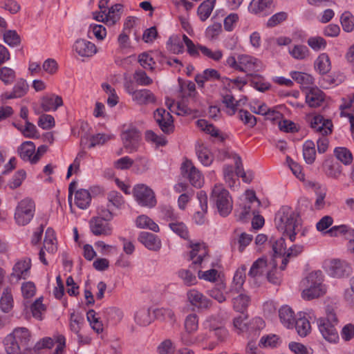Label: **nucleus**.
Here are the masks:
<instances>
[{
  "instance_id": "6ab92c4d",
  "label": "nucleus",
  "mask_w": 354,
  "mask_h": 354,
  "mask_svg": "<svg viewBox=\"0 0 354 354\" xmlns=\"http://www.w3.org/2000/svg\"><path fill=\"white\" fill-rule=\"evenodd\" d=\"M245 271V266H242L236 270L234 275L233 281L228 290L229 293L234 295L235 293H239L242 291L243 286L246 277Z\"/></svg>"
},
{
  "instance_id": "f257e3e1",
  "label": "nucleus",
  "mask_w": 354,
  "mask_h": 354,
  "mask_svg": "<svg viewBox=\"0 0 354 354\" xmlns=\"http://www.w3.org/2000/svg\"><path fill=\"white\" fill-rule=\"evenodd\" d=\"M274 224L282 236L288 237L292 242L295 241L296 235L300 231L301 226L299 214L287 205L282 206L277 212Z\"/></svg>"
},
{
  "instance_id": "393cba45",
  "label": "nucleus",
  "mask_w": 354,
  "mask_h": 354,
  "mask_svg": "<svg viewBox=\"0 0 354 354\" xmlns=\"http://www.w3.org/2000/svg\"><path fill=\"white\" fill-rule=\"evenodd\" d=\"M35 153V145L31 141L24 142L17 149V153L24 161H29L32 164L33 156Z\"/></svg>"
},
{
  "instance_id": "49530a36",
  "label": "nucleus",
  "mask_w": 354,
  "mask_h": 354,
  "mask_svg": "<svg viewBox=\"0 0 354 354\" xmlns=\"http://www.w3.org/2000/svg\"><path fill=\"white\" fill-rule=\"evenodd\" d=\"M13 306V299L10 289L6 288L0 299V307L3 312L8 313Z\"/></svg>"
},
{
  "instance_id": "1a4fd4ad",
  "label": "nucleus",
  "mask_w": 354,
  "mask_h": 354,
  "mask_svg": "<svg viewBox=\"0 0 354 354\" xmlns=\"http://www.w3.org/2000/svg\"><path fill=\"white\" fill-rule=\"evenodd\" d=\"M186 295L190 305L199 310H207L212 305V301L196 289H190Z\"/></svg>"
},
{
  "instance_id": "ea45409f",
  "label": "nucleus",
  "mask_w": 354,
  "mask_h": 354,
  "mask_svg": "<svg viewBox=\"0 0 354 354\" xmlns=\"http://www.w3.org/2000/svg\"><path fill=\"white\" fill-rule=\"evenodd\" d=\"M154 316L157 319L167 322L174 324L176 322L175 315L172 310L169 308H157L153 311Z\"/></svg>"
},
{
  "instance_id": "20e7f679",
  "label": "nucleus",
  "mask_w": 354,
  "mask_h": 354,
  "mask_svg": "<svg viewBox=\"0 0 354 354\" xmlns=\"http://www.w3.org/2000/svg\"><path fill=\"white\" fill-rule=\"evenodd\" d=\"M310 127L322 137L317 141V151L319 153H325L328 147V140L324 136L332 133L333 124L331 120L324 119L321 115L314 116L310 122Z\"/></svg>"
},
{
  "instance_id": "774afa93",
  "label": "nucleus",
  "mask_w": 354,
  "mask_h": 354,
  "mask_svg": "<svg viewBox=\"0 0 354 354\" xmlns=\"http://www.w3.org/2000/svg\"><path fill=\"white\" fill-rule=\"evenodd\" d=\"M286 160L293 174L300 180H304V174L302 172L301 165L293 161L289 156L286 158Z\"/></svg>"
},
{
  "instance_id": "b1692460",
  "label": "nucleus",
  "mask_w": 354,
  "mask_h": 354,
  "mask_svg": "<svg viewBox=\"0 0 354 354\" xmlns=\"http://www.w3.org/2000/svg\"><path fill=\"white\" fill-rule=\"evenodd\" d=\"M138 240L151 250L157 251L161 247L160 240L152 233L142 232L140 233Z\"/></svg>"
},
{
  "instance_id": "3c124183",
  "label": "nucleus",
  "mask_w": 354,
  "mask_h": 354,
  "mask_svg": "<svg viewBox=\"0 0 354 354\" xmlns=\"http://www.w3.org/2000/svg\"><path fill=\"white\" fill-rule=\"evenodd\" d=\"M196 153L199 160L203 165L209 166L212 164L213 156L207 147L199 146L196 150Z\"/></svg>"
},
{
  "instance_id": "bf43d9fd",
  "label": "nucleus",
  "mask_w": 354,
  "mask_h": 354,
  "mask_svg": "<svg viewBox=\"0 0 354 354\" xmlns=\"http://www.w3.org/2000/svg\"><path fill=\"white\" fill-rule=\"evenodd\" d=\"M291 77L296 82L301 84H313V77L309 74L293 71L290 73Z\"/></svg>"
},
{
  "instance_id": "473e14b6",
  "label": "nucleus",
  "mask_w": 354,
  "mask_h": 354,
  "mask_svg": "<svg viewBox=\"0 0 354 354\" xmlns=\"http://www.w3.org/2000/svg\"><path fill=\"white\" fill-rule=\"evenodd\" d=\"M315 68L322 75L328 73L331 68L328 55L326 53L320 54L315 60Z\"/></svg>"
},
{
  "instance_id": "a878e982",
  "label": "nucleus",
  "mask_w": 354,
  "mask_h": 354,
  "mask_svg": "<svg viewBox=\"0 0 354 354\" xmlns=\"http://www.w3.org/2000/svg\"><path fill=\"white\" fill-rule=\"evenodd\" d=\"M28 90V85L26 80L19 79L14 86L12 91L3 93V97L7 100L21 97L26 94Z\"/></svg>"
},
{
  "instance_id": "ddd939ff",
  "label": "nucleus",
  "mask_w": 354,
  "mask_h": 354,
  "mask_svg": "<svg viewBox=\"0 0 354 354\" xmlns=\"http://www.w3.org/2000/svg\"><path fill=\"white\" fill-rule=\"evenodd\" d=\"M182 173L186 175L191 184L196 187L202 185V177L200 171L193 165L192 161L186 160L181 167Z\"/></svg>"
},
{
  "instance_id": "c03bdc74",
  "label": "nucleus",
  "mask_w": 354,
  "mask_h": 354,
  "mask_svg": "<svg viewBox=\"0 0 354 354\" xmlns=\"http://www.w3.org/2000/svg\"><path fill=\"white\" fill-rule=\"evenodd\" d=\"M136 223L138 227L147 228L155 232L159 231L158 225L146 215H140L138 216Z\"/></svg>"
},
{
  "instance_id": "39448f33",
  "label": "nucleus",
  "mask_w": 354,
  "mask_h": 354,
  "mask_svg": "<svg viewBox=\"0 0 354 354\" xmlns=\"http://www.w3.org/2000/svg\"><path fill=\"white\" fill-rule=\"evenodd\" d=\"M218 213L223 216H227L232 210L233 202L227 190L222 185H215L211 196Z\"/></svg>"
},
{
  "instance_id": "a18cd8bd",
  "label": "nucleus",
  "mask_w": 354,
  "mask_h": 354,
  "mask_svg": "<svg viewBox=\"0 0 354 354\" xmlns=\"http://www.w3.org/2000/svg\"><path fill=\"white\" fill-rule=\"evenodd\" d=\"M337 159L344 165H350L353 161L352 153L346 147H336L334 150Z\"/></svg>"
},
{
  "instance_id": "7c9ffc66",
  "label": "nucleus",
  "mask_w": 354,
  "mask_h": 354,
  "mask_svg": "<svg viewBox=\"0 0 354 354\" xmlns=\"http://www.w3.org/2000/svg\"><path fill=\"white\" fill-rule=\"evenodd\" d=\"M272 4V0H252L248 10L254 14H261L269 10Z\"/></svg>"
},
{
  "instance_id": "58836bf2",
  "label": "nucleus",
  "mask_w": 354,
  "mask_h": 354,
  "mask_svg": "<svg viewBox=\"0 0 354 354\" xmlns=\"http://www.w3.org/2000/svg\"><path fill=\"white\" fill-rule=\"evenodd\" d=\"M304 250L303 245H294L290 247L286 252V256L283 258L280 269L281 270H285L289 260L292 258H295L302 253Z\"/></svg>"
},
{
  "instance_id": "338daca9",
  "label": "nucleus",
  "mask_w": 354,
  "mask_h": 354,
  "mask_svg": "<svg viewBox=\"0 0 354 354\" xmlns=\"http://www.w3.org/2000/svg\"><path fill=\"white\" fill-rule=\"evenodd\" d=\"M224 288V285L219 284L217 287L209 290V295L219 303H223L226 300V297L223 292Z\"/></svg>"
},
{
  "instance_id": "2eb2a0df",
  "label": "nucleus",
  "mask_w": 354,
  "mask_h": 354,
  "mask_svg": "<svg viewBox=\"0 0 354 354\" xmlns=\"http://www.w3.org/2000/svg\"><path fill=\"white\" fill-rule=\"evenodd\" d=\"M73 49L82 57H91L97 52L94 44L84 39H77L73 45Z\"/></svg>"
},
{
  "instance_id": "4c0bfd02",
  "label": "nucleus",
  "mask_w": 354,
  "mask_h": 354,
  "mask_svg": "<svg viewBox=\"0 0 354 354\" xmlns=\"http://www.w3.org/2000/svg\"><path fill=\"white\" fill-rule=\"evenodd\" d=\"M3 343L8 354H22L25 352L10 334L5 337Z\"/></svg>"
},
{
  "instance_id": "2f4dec72",
  "label": "nucleus",
  "mask_w": 354,
  "mask_h": 354,
  "mask_svg": "<svg viewBox=\"0 0 354 354\" xmlns=\"http://www.w3.org/2000/svg\"><path fill=\"white\" fill-rule=\"evenodd\" d=\"M189 247L192 248L189 260L193 261V264H200L206 254L205 246L198 243L193 244L190 242Z\"/></svg>"
},
{
  "instance_id": "7ed1b4c3",
  "label": "nucleus",
  "mask_w": 354,
  "mask_h": 354,
  "mask_svg": "<svg viewBox=\"0 0 354 354\" xmlns=\"http://www.w3.org/2000/svg\"><path fill=\"white\" fill-rule=\"evenodd\" d=\"M322 281V273L320 270L309 273L300 282L302 297L306 300H311L322 296L326 292Z\"/></svg>"
},
{
  "instance_id": "f8f14e48",
  "label": "nucleus",
  "mask_w": 354,
  "mask_h": 354,
  "mask_svg": "<svg viewBox=\"0 0 354 354\" xmlns=\"http://www.w3.org/2000/svg\"><path fill=\"white\" fill-rule=\"evenodd\" d=\"M10 335L24 351H26L31 348L32 346L31 334L28 328L25 327L16 328Z\"/></svg>"
},
{
  "instance_id": "a211bd4d",
  "label": "nucleus",
  "mask_w": 354,
  "mask_h": 354,
  "mask_svg": "<svg viewBox=\"0 0 354 354\" xmlns=\"http://www.w3.org/2000/svg\"><path fill=\"white\" fill-rule=\"evenodd\" d=\"M30 267L31 262L30 259L19 261L15 264L10 276L17 281L21 279H26L29 276Z\"/></svg>"
},
{
  "instance_id": "0eeeda50",
  "label": "nucleus",
  "mask_w": 354,
  "mask_h": 354,
  "mask_svg": "<svg viewBox=\"0 0 354 354\" xmlns=\"http://www.w3.org/2000/svg\"><path fill=\"white\" fill-rule=\"evenodd\" d=\"M133 195L138 203L149 208L156 205V199L153 190L144 184H138L133 187Z\"/></svg>"
},
{
  "instance_id": "603ef678",
  "label": "nucleus",
  "mask_w": 354,
  "mask_h": 354,
  "mask_svg": "<svg viewBox=\"0 0 354 354\" xmlns=\"http://www.w3.org/2000/svg\"><path fill=\"white\" fill-rule=\"evenodd\" d=\"M135 321L142 326L149 325L152 321L149 309L144 308L137 311L135 315Z\"/></svg>"
},
{
  "instance_id": "5fc2aeb1",
  "label": "nucleus",
  "mask_w": 354,
  "mask_h": 354,
  "mask_svg": "<svg viewBox=\"0 0 354 354\" xmlns=\"http://www.w3.org/2000/svg\"><path fill=\"white\" fill-rule=\"evenodd\" d=\"M3 40L10 46L15 47L20 44L19 35L15 30H6L3 33Z\"/></svg>"
},
{
  "instance_id": "bb28decb",
  "label": "nucleus",
  "mask_w": 354,
  "mask_h": 354,
  "mask_svg": "<svg viewBox=\"0 0 354 354\" xmlns=\"http://www.w3.org/2000/svg\"><path fill=\"white\" fill-rule=\"evenodd\" d=\"M197 198L201 203V211H197L194 216V219L198 225H202L205 223V214L207 209V197L203 191H200L197 194Z\"/></svg>"
},
{
  "instance_id": "6e6d98bb",
  "label": "nucleus",
  "mask_w": 354,
  "mask_h": 354,
  "mask_svg": "<svg viewBox=\"0 0 354 354\" xmlns=\"http://www.w3.org/2000/svg\"><path fill=\"white\" fill-rule=\"evenodd\" d=\"M239 119L250 127H253L257 124V118L254 115H252L249 111L240 109L238 112Z\"/></svg>"
},
{
  "instance_id": "f704fd0d",
  "label": "nucleus",
  "mask_w": 354,
  "mask_h": 354,
  "mask_svg": "<svg viewBox=\"0 0 354 354\" xmlns=\"http://www.w3.org/2000/svg\"><path fill=\"white\" fill-rule=\"evenodd\" d=\"M268 266H270V264L267 263L266 259L264 258H259L253 263L248 275L253 278L261 276L266 272Z\"/></svg>"
},
{
  "instance_id": "0e129e2a",
  "label": "nucleus",
  "mask_w": 354,
  "mask_h": 354,
  "mask_svg": "<svg viewBox=\"0 0 354 354\" xmlns=\"http://www.w3.org/2000/svg\"><path fill=\"white\" fill-rule=\"evenodd\" d=\"M46 310L45 306L41 302V298H39L35 301L31 305V311L32 316L38 319H41L42 313Z\"/></svg>"
},
{
  "instance_id": "37998d69",
  "label": "nucleus",
  "mask_w": 354,
  "mask_h": 354,
  "mask_svg": "<svg viewBox=\"0 0 354 354\" xmlns=\"http://www.w3.org/2000/svg\"><path fill=\"white\" fill-rule=\"evenodd\" d=\"M294 326L299 335L306 337L311 330V326L308 319L305 317H299L295 322Z\"/></svg>"
},
{
  "instance_id": "13d9d810",
  "label": "nucleus",
  "mask_w": 354,
  "mask_h": 354,
  "mask_svg": "<svg viewBox=\"0 0 354 354\" xmlns=\"http://www.w3.org/2000/svg\"><path fill=\"white\" fill-rule=\"evenodd\" d=\"M198 318L196 314H189L185 320V328L187 332L191 333L198 329Z\"/></svg>"
},
{
  "instance_id": "9d476101",
  "label": "nucleus",
  "mask_w": 354,
  "mask_h": 354,
  "mask_svg": "<svg viewBox=\"0 0 354 354\" xmlns=\"http://www.w3.org/2000/svg\"><path fill=\"white\" fill-rule=\"evenodd\" d=\"M239 61V71L249 73L259 71L263 68L260 60L248 55H241L238 57Z\"/></svg>"
},
{
  "instance_id": "8fccbe9b",
  "label": "nucleus",
  "mask_w": 354,
  "mask_h": 354,
  "mask_svg": "<svg viewBox=\"0 0 354 354\" xmlns=\"http://www.w3.org/2000/svg\"><path fill=\"white\" fill-rule=\"evenodd\" d=\"M16 77L15 71L9 67L0 66V80L6 85L14 82Z\"/></svg>"
},
{
  "instance_id": "e2e57ef3",
  "label": "nucleus",
  "mask_w": 354,
  "mask_h": 354,
  "mask_svg": "<svg viewBox=\"0 0 354 354\" xmlns=\"http://www.w3.org/2000/svg\"><path fill=\"white\" fill-rule=\"evenodd\" d=\"M169 225L171 230L180 237L185 239L188 238V231L187 227L183 223H170Z\"/></svg>"
},
{
  "instance_id": "f03ea898",
  "label": "nucleus",
  "mask_w": 354,
  "mask_h": 354,
  "mask_svg": "<svg viewBox=\"0 0 354 354\" xmlns=\"http://www.w3.org/2000/svg\"><path fill=\"white\" fill-rule=\"evenodd\" d=\"M339 320L333 308L327 306L326 316L317 320L319 331L329 342H337L339 339L337 326Z\"/></svg>"
},
{
  "instance_id": "c756f323",
  "label": "nucleus",
  "mask_w": 354,
  "mask_h": 354,
  "mask_svg": "<svg viewBox=\"0 0 354 354\" xmlns=\"http://www.w3.org/2000/svg\"><path fill=\"white\" fill-rule=\"evenodd\" d=\"M91 201L90 192L84 189H80L75 192V203L80 209H86Z\"/></svg>"
},
{
  "instance_id": "4468645a",
  "label": "nucleus",
  "mask_w": 354,
  "mask_h": 354,
  "mask_svg": "<svg viewBox=\"0 0 354 354\" xmlns=\"http://www.w3.org/2000/svg\"><path fill=\"white\" fill-rule=\"evenodd\" d=\"M324 174L329 178L338 180L342 174V165L333 158H327L322 165Z\"/></svg>"
},
{
  "instance_id": "c85d7f7f",
  "label": "nucleus",
  "mask_w": 354,
  "mask_h": 354,
  "mask_svg": "<svg viewBox=\"0 0 354 354\" xmlns=\"http://www.w3.org/2000/svg\"><path fill=\"white\" fill-rule=\"evenodd\" d=\"M239 295L233 297L232 305L233 308L242 314L247 310L250 303V297L247 294L242 293L241 292L238 293Z\"/></svg>"
},
{
  "instance_id": "f3484780",
  "label": "nucleus",
  "mask_w": 354,
  "mask_h": 354,
  "mask_svg": "<svg viewBox=\"0 0 354 354\" xmlns=\"http://www.w3.org/2000/svg\"><path fill=\"white\" fill-rule=\"evenodd\" d=\"M91 230L95 236H108L111 234L112 228L108 221L102 218H93L90 221Z\"/></svg>"
},
{
  "instance_id": "dca6fc26",
  "label": "nucleus",
  "mask_w": 354,
  "mask_h": 354,
  "mask_svg": "<svg viewBox=\"0 0 354 354\" xmlns=\"http://www.w3.org/2000/svg\"><path fill=\"white\" fill-rule=\"evenodd\" d=\"M351 267L348 263L339 259H333L329 266L330 274L335 277H344L351 274Z\"/></svg>"
},
{
  "instance_id": "680f3d73",
  "label": "nucleus",
  "mask_w": 354,
  "mask_h": 354,
  "mask_svg": "<svg viewBox=\"0 0 354 354\" xmlns=\"http://www.w3.org/2000/svg\"><path fill=\"white\" fill-rule=\"evenodd\" d=\"M136 82L141 86H148L152 84L153 80L142 70L136 71L133 75Z\"/></svg>"
},
{
  "instance_id": "cd10ccee",
  "label": "nucleus",
  "mask_w": 354,
  "mask_h": 354,
  "mask_svg": "<svg viewBox=\"0 0 354 354\" xmlns=\"http://www.w3.org/2000/svg\"><path fill=\"white\" fill-rule=\"evenodd\" d=\"M279 316L281 323L287 328H292L295 324V313L288 306H282L279 310Z\"/></svg>"
},
{
  "instance_id": "5701e85b",
  "label": "nucleus",
  "mask_w": 354,
  "mask_h": 354,
  "mask_svg": "<svg viewBox=\"0 0 354 354\" xmlns=\"http://www.w3.org/2000/svg\"><path fill=\"white\" fill-rule=\"evenodd\" d=\"M63 105L61 96L50 94L44 96L41 100V107L44 111H56L58 107Z\"/></svg>"
},
{
  "instance_id": "09e8293b",
  "label": "nucleus",
  "mask_w": 354,
  "mask_h": 354,
  "mask_svg": "<svg viewBox=\"0 0 354 354\" xmlns=\"http://www.w3.org/2000/svg\"><path fill=\"white\" fill-rule=\"evenodd\" d=\"M178 276L187 286H194L198 282L195 274L187 269L180 270L178 272Z\"/></svg>"
},
{
  "instance_id": "a19ab883",
  "label": "nucleus",
  "mask_w": 354,
  "mask_h": 354,
  "mask_svg": "<svg viewBox=\"0 0 354 354\" xmlns=\"http://www.w3.org/2000/svg\"><path fill=\"white\" fill-rule=\"evenodd\" d=\"M107 204H109L112 209H121L125 203L123 196L117 191L109 192L107 194Z\"/></svg>"
},
{
  "instance_id": "9b49d317",
  "label": "nucleus",
  "mask_w": 354,
  "mask_h": 354,
  "mask_svg": "<svg viewBox=\"0 0 354 354\" xmlns=\"http://www.w3.org/2000/svg\"><path fill=\"white\" fill-rule=\"evenodd\" d=\"M154 118L160 129L165 133L173 132V117L164 109H157L154 112Z\"/></svg>"
},
{
  "instance_id": "6e6552de",
  "label": "nucleus",
  "mask_w": 354,
  "mask_h": 354,
  "mask_svg": "<svg viewBox=\"0 0 354 354\" xmlns=\"http://www.w3.org/2000/svg\"><path fill=\"white\" fill-rule=\"evenodd\" d=\"M140 137V133L136 127H129L124 129L121 135L124 149L129 153L136 151L139 147Z\"/></svg>"
},
{
  "instance_id": "69168bd1",
  "label": "nucleus",
  "mask_w": 354,
  "mask_h": 354,
  "mask_svg": "<svg viewBox=\"0 0 354 354\" xmlns=\"http://www.w3.org/2000/svg\"><path fill=\"white\" fill-rule=\"evenodd\" d=\"M122 8L120 4H115L111 6L106 14H105L106 22L110 24H115L118 19L119 16L116 14Z\"/></svg>"
},
{
  "instance_id": "79ce46f5",
  "label": "nucleus",
  "mask_w": 354,
  "mask_h": 354,
  "mask_svg": "<svg viewBox=\"0 0 354 354\" xmlns=\"http://www.w3.org/2000/svg\"><path fill=\"white\" fill-rule=\"evenodd\" d=\"M264 326V321L260 317H255L246 324L244 333H248L249 335L257 336V332L263 328Z\"/></svg>"
},
{
  "instance_id": "de8ad7c7",
  "label": "nucleus",
  "mask_w": 354,
  "mask_h": 354,
  "mask_svg": "<svg viewBox=\"0 0 354 354\" xmlns=\"http://www.w3.org/2000/svg\"><path fill=\"white\" fill-rule=\"evenodd\" d=\"M55 238L54 231L51 228H48L46 232V237L44 241V250H46L49 253H54L57 250V245L55 243Z\"/></svg>"
},
{
  "instance_id": "864d4df0",
  "label": "nucleus",
  "mask_w": 354,
  "mask_h": 354,
  "mask_svg": "<svg viewBox=\"0 0 354 354\" xmlns=\"http://www.w3.org/2000/svg\"><path fill=\"white\" fill-rule=\"evenodd\" d=\"M289 53L296 59H304L309 55L308 48L304 45H295Z\"/></svg>"
},
{
  "instance_id": "052dcab7",
  "label": "nucleus",
  "mask_w": 354,
  "mask_h": 354,
  "mask_svg": "<svg viewBox=\"0 0 354 354\" xmlns=\"http://www.w3.org/2000/svg\"><path fill=\"white\" fill-rule=\"evenodd\" d=\"M341 24L346 32H351L354 29L353 16L349 12H345L341 17Z\"/></svg>"
},
{
  "instance_id": "4be33fe9",
  "label": "nucleus",
  "mask_w": 354,
  "mask_h": 354,
  "mask_svg": "<svg viewBox=\"0 0 354 354\" xmlns=\"http://www.w3.org/2000/svg\"><path fill=\"white\" fill-rule=\"evenodd\" d=\"M129 93L132 95L133 100L140 105L155 103L156 101L153 93L148 89L129 91Z\"/></svg>"
},
{
  "instance_id": "e433bc0d",
  "label": "nucleus",
  "mask_w": 354,
  "mask_h": 354,
  "mask_svg": "<svg viewBox=\"0 0 354 354\" xmlns=\"http://www.w3.org/2000/svg\"><path fill=\"white\" fill-rule=\"evenodd\" d=\"M216 0H205L198 8L197 13L201 21H205L211 15Z\"/></svg>"
},
{
  "instance_id": "4d7b16f0",
  "label": "nucleus",
  "mask_w": 354,
  "mask_h": 354,
  "mask_svg": "<svg viewBox=\"0 0 354 354\" xmlns=\"http://www.w3.org/2000/svg\"><path fill=\"white\" fill-rule=\"evenodd\" d=\"M308 45L314 50L319 51L326 46V41L322 37H310L307 41Z\"/></svg>"
},
{
  "instance_id": "72a5a7b5",
  "label": "nucleus",
  "mask_w": 354,
  "mask_h": 354,
  "mask_svg": "<svg viewBox=\"0 0 354 354\" xmlns=\"http://www.w3.org/2000/svg\"><path fill=\"white\" fill-rule=\"evenodd\" d=\"M303 157L305 162L312 165L316 159V150L314 142L306 140L303 145Z\"/></svg>"
},
{
  "instance_id": "aec40b11",
  "label": "nucleus",
  "mask_w": 354,
  "mask_h": 354,
  "mask_svg": "<svg viewBox=\"0 0 354 354\" xmlns=\"http://www.w3.org/2000/svg\"><path fill=\"white\" fill-rule=\"evenodd\" d=\"M285 236H282L277 240H271L270 244L272 250V259L270 261L269 264L272 268H276L277 266V258H281L286 256L285 252Z\"/></svg>"
},
{
  "instance_id": "412c9836",
  "label": "nucleus",
  "mask_w": 354,
  "mask_h": 354,
  "mask_svg": "<svg viewBox=\"0 0 354 354\" xmlns=\"http://www.w3.org/2000/svg\"><path fill=\"white\" fill-rule=\"evenodd\" d=\"M325 99L324 93L317 87L310 88L306 92V102L310 107L320 106Z\"/></svg>"
},
{
  "instance_id": "423d86ee",
  "label": "nucleus",
  "mask_w": 354,
  "mask_h": 354,
  "mask_svg": "<svg viewBox=\"0 0 354 354\" xmlns=\"http://www.w3.org/2000/svg\"><path fill=\"white\" fill-rule=\"evenodd\" d=\"M35 210V205L33 201L28 198L21 200L15 209L16 223L22 226L27 225L33 218Z\"/></svg>"
},
{
  "instance_id": "c9c22d12",
  "label": "nucleus",
  "mask_w": 354,
  "mask_h": 354,
  "mask_svg": "<svg viewBox=\"0 0 354 354\" xmlns=\"http://www.w3.org/2000/svg\"><path fill=\"white\" fill-rule=\"evenodd\" d=\"M248 76L251 77V84L257 90L264 92L270 88V84L266 81L263 77L255 73H248Z\"/></svg>"
}]
</instances>
